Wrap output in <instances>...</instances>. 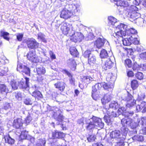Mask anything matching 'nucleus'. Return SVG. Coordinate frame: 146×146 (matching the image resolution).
<instances>
[{"mask_svg":"<svg viewBox=\"0 0 146 146\" xmlns=\"http://www.w3.org/2000/svg\"><path fill=\"white\" fill-rule=\"evenodd\" d=\"M92 54L91 51L89 50H86L83 54L82 55L85 58H88Z\"/></svg>","mask_w":146,"mask_h":146,"instance_id":"a19ab883","label":"nucleus"},{"mask_svg":"<svg viewBox=\"0 0 146 146\" xmlns=\"http://www.w3.org/2000/svg\"><path fill=\"white\" fill-rule=\"evenodd\" d=\"M32 96L38 100H40L43 98V96L41 92L38 90H35L33 91L32 93Z\"/></svg>","mask_w":146,"mask_h":146,"instance_id":"aec40b11","label":"nucleus"},{"mask_svg":"<svg viewBox=\"0 0 146 146\" xmlns=\"http://www.w3.org/2000/svg\"><path fill=\"white\" fill-rule=\"evenodd\" d=\"M65 133L57 130H54L52 133V139H62L65 137Z\"/></svg>","mask_w":146,"mask_h":146,"instance_id":"0eeeda50","label":"nucleus"},{"mask_svg":"<svg viewBox=\"0 0 146 146\" xmlns=\"http://www.w3.org/2000/svg\"><path fill=\"white\" fill-rule=\"evenodd\" d=\"M49 54L52 60L55 59L56 58L55 55L52 51L50 50L49 52Z\"/></svg>","mask_w":146,"mask_h":146,"instance_id":"bf43d9fd","label":"nucleus"},{"mask_svg":"<svg viewBox=\"0 0 146 146\" xmlns=\"http://www.w3.org/2000/svg\"><path fill=\"white\" fill-rule=\"evenodd\" d=\"M62 72L65 73L70 78L69 79V83L70 84L75 85V79L73 77L72 75L68 70L66 69H63Z\"/></svg>","mask_w":146,"mask_h":146,"instance_id":"dca6fc26","label":"nucleus"},{"mask_svg":"<svg viewBox=\"0 0 146 146\" xmlns=\"http://www.w3.org/2000/svg\"><path fill=\"white\" fill-rule=\"evenodd\" d=\"M19 137L21 140L26 139L27 137V134L25 132H22Z\"/></svg>","mask_w":146,"mask_h":146,"instance_id":"3c124183","label":"nucleus"},{"mask_svg":"<svg viewBox=\"0 0 146 146\" xmlns=\"http://www.w3.org/2000/svg\"><path fill=\"white\" fill-rule=\"evenodd\" d=\"M70 52L71 54L74 57H77L79 55V53L76 48L72 47L70 48Z\"/></svg>","mask_w":146,"mask_h":146,"instance_id":"7c9ffc66","label":"nucleus"},{"mask_svg":"<svg viewBox=\"0 0 146 146\" xmlns=\"http://www.w3.org/2000/svg\"><path fill=\"white\" fill-rule=\"evenodd\" d=\"M133 119L130 118L125 117L121 120V123L123 127H126L127 126L131 127L133 123Z\"/></svg>","mask_w":146,"mask_h":146,"instance_id":"f8f14e48","label":"nucleus"},{"mask_svg":"<svg viewBox=\"0 0 146 146\" xmlns=\"http://www.w3.org/2000/svg\"><path fill=\"white\" fill-rule=\"evenodd\" d=\"M24 103L27 105H31L32 104V101L30 98H27L25 99Z\"/></svg>","mask_w":146,"mask_h":146,"instance_id":"6e6d98bb","label":"nucleus"},{"mask_svg":"<svg viewBox=\"0 0 146 146\" xmlns=\"http://www.w3.org/2000/svg\"><path fill=\"white\" fill-rule=\"evenodd\" d=\"M125 25L122 23H120L119 25H117V28L119 29V31H124L123 30H125Z\"/></svg>","mask_w":146,"mask_h":146,"instance_id":"603ef678","label":"nucleus"},{"mask_svg":"<svg viewBox=\"0 0 146 146\" xmlns=\"http://www.w3.org/2000/svg\"><path fill=\"white\" fill-rule=\"evenodd\" d=\"M141 123L143 125H146V117H143L141 118Z\"/></svg>","mask_w":146,"mask_h":146,"instance_id":"338daca9","label":"nucleus"},{"mask_svg":"<svg viewBox=\"0 0 146 146\" xmlns=\"http://www.w3.org/2000/svg\"><path fill=\"white\" fill-rule=\"evenodd\" d=\"M128 39H131V38L130 37H127V38L123 39L122 38L121 39V40H119V42L122 41L123 42V44L125 46H128L131 44V42Z\"/></svg>","mask_w":146,"mask_h":146,"instance_id":"2f4dec72","label":"nucleus"},{"mask_svg":"<svg viewBox=\"0 0 146 146\" xmlns=\"http://www.w3.org/2000/svg\"><path fill=\"white\" fill-rule=\"evenodd\" d=\"M114 64V63L110 59L108 58L106 61L103 67V68L105 70H108L111 68L113 66Z\"/></svg>","mask_w":146,"mask_h":146,"instance_id":"a211bd4d","label":"nucleus"},{"mask_svg":"<svg viewBox=\"0 0 146 146\" xmlns=\"http://www.w3.org/2000/svg\"><path fill=\"white\" fill-rule=\"evenodd\" d=\"M96 139V136L94 134L89 135L87 138V140L88 142H92L95 141Z\"/></svg>","mask_w":146,"mask_h":146,"instance_id":"e433bc0d","label":"nucleus"},{"mask_svg":"<svg viewBox=\"0 0 146 146\" xmlns=\"http://www.w3.org/2000/svg\"><path fill=\"white\" fill-rule=\"evenodd\" d=\"M127 36H128L130 38H134L133 37L135 35L137 34V31L134 29L131 28L128 30L127 32Z\"/></svg>","mask_w":146,"mask_h":146,"instance_id":"cd10ccee","label":"nucleus"},{"mask_svg":"<svg viewBox=\"0 0 146 146\" xmlns=\"http://www.w3.org/2000/svg\"><path fill=\"white\" fill-rule=\"evenodd\" d=\"M4 139L6 143L10 145H12L14 143L15 140L12 138L9 135L5 136L4 137Z\"/></svg>","mask_w":146,"mask_h":146,"instance_id":"c85d7f7f","label":"nucleus"},{"mask_svg":"<svg viewBox=\"0 0 146 146\" xmlns=\"http://www.w3.org/2000/svg\"><path fill=\"white\" fill-rule=\"evenodd\" d=\"M9 35V33L7 32L2 30H1L0 31V36L7 41H9L10 39Z\"/></svg>","mask_w":146,"mask_h":146,"instance_id":"393cba45","label":"nucleus"},{"mask_svg":"<svg viewBox=\"0 0 146 146\" xmlns=\"http://www.w3.org/2000/svg\"><path fill=\"white\" fill-rule=\"evenodd\" d=\"M37 39H40L44 43H46L47 42L46 40L44 38V35L42 33L38 35Z\"/></svg>","mask_w":146,"mask_h":146,"instance_id":"de8ad7c7","label":"nucleus"},{"mask_svg":"<svg viewBox=\"0 0 146 146\" xmlns=\"http://www.w3.org/2000/svg\"><path fill=\"white\" fill-rule=\"evenodd\" d=\"M26 56L27 60L32 63H37L39 62V59L35 50H30L27 53Z\"/></svg>","mask_w":146,"mask_h":146,"instance_id":"20e7f679","label":"nucleus"},{"mask_svg":"<svg viewBox=\"0 0 146 146\" xmlns=\"http://www.w3.org/2000/svg\"><path fill=\"white\" fill-rule=\"evenodd\" d=\"M23 33H18L16 35L17 39L19 41H21L23 39Z\"/></svg>","mask_w":146,"mask_h":146,"instance_id":"864d4df0","label":"nucleus"},{"mask_svg":"<svg viewBox=\"0 0 146 146\" xmlns=\"http://www.w3.org/2000/svg\"><path fill=\"white\" fill-rule=\"evenodd\" d=\"M16 99L20 100H22V96L21 93L20 92H15L14 93Z\"/></svg>","mask_w":146,"mask_h":146,"instance_id":"49530a36","label":"nucleus"},{"mask_svg":"<svg viewBox=\"0 0 146 146\" xmlns=\"http://www.w3.org/2000/svg\"><path fill=\"white\" fill-rule=\"evenodd\" d=\"M32 120V118L30 116H27L25 118V123L27 125H28L31 122Z\"/></svg>","mask_w":146,"mask_h":146,"instance_id":"680f3d73","label":"nucleus"},{"mask_svg":"<svg viewBox=\"0 0 146 146\" xmlns=\"http://www.w3.org/2000/svg\"><path fill=\"white\" fill-rule=\"evenodd\" d=\"M110 108H113L116 110L119 107V105L117 102L116 101H113L109 105Z\"/></svg>","mask_w":146,"mask_h":146,"instance_id":"473e14b6","label":"nucleus"},{"mask_svg":"<svg viewBox=\"0 0 146 146\" xmlns=\"http://www.w3.org/2000/svg\"><path fill=\"white\" fill-rule=\"evenodd\" d=\"M103 97L107 100L108 103L111 100V97L110 95L106 94H105Z\"/></svg>","mask_w":146,"mask_h":146,"instance_id":"13d9d810","label":"nucleus"},{"mask_svg":"<svg viewBox=\"0 0 146 146\" xmlns=\"http://www.w3.org/2000/svg\"><path fill=\"white\" fill-rule=\"evenodd\" d=\"M120 134V132L118 130H115L113 131L110 135L111 137L112 138H117L119 137Z\"/></svg>","mask_w":146,"mask_h":146,"instance_id":"72a5a7b5","label":"nucleus"},{"mask_svg":"<svg viewBox=\"0 0 146 146\" xmlns=\"http://www.w3.org/2000/svg\"><path fill=\"white\" fill-rule=\"evenodd\" d=\"M25 80H22L18 83V85L20 88L22 89H26L29 87V78L25 77Z\"/></svg>","mask_w":146,"mask_h":146,"instance_id":"4468645a","label":"nucleus"},{"mask_svg":"<svg viewBox=\"0 0 146 146\" xmlns=\"http://www.w3.org/2000/svg\"><path fill=\"white\" fill-rule=\"evenodd\" d=\"M9 92L7 86L4 84H0V94H7Z\"/></svg>","mask_w":146,"mask_h":146,"instance_id":"4be33fe9","label":"nucleus"},{"mask_svg":"<svg viewBox=\"0 0 146 146\" xmlns=\"http://www.w3.org/2000/svg\"><path fill=\"white\" fill-rule=\"evenodd\" d=\"M23 73L27 75L30 76V68L26 66L24 69Z\"/></svg>","mask_w":146,"mask_h":146,"instance_id":"5fc2aeb1","label":"nucleus"},{"mask_svg":"<svg viewBox=\"0 0 146 146\" xmlns=\"http://www.w3.org/2000/svg\"><path fill=\"white\" fill-rule=\"evenodd\" d=\"M67 64L70 67L71 70L75 71L76 69V63L74 59H69L68 60Z\"/></svg>","mask_w":146,"mask_h":146,"instance_id":"412c9836","label":"nucleus"},{"mask_svg":"<svg viewBox=\"0 0 146 146\" xmlns=\"http://www.w3.org/2000/svg\"><path fill=\"white\" fill-rule=\"evenodd\" d=\"M134 114V112L133 111L130 112H126L123 114L124 117H126L128 118L130 116H132Z\"/></svg>","mask_w":146,"mask_h":146,"instance_id":"052dcab7","label":"nucleus"},{"mask_svg":"<svg viewBox=\"0 0 146 146\" xmlns=\"http://www.w3.org/2000/svg\"><path fill=\"white\" fill-rule=\"evenodd\" d=\"M23 120L20 118H18L14 120L12 123L13 127L16 129H19L23 127Z\"/></svg>","mask_w":146,"mask_h":146,"instance_id":"1a4fd4ad","label":"nucleus"},{"mask_svg":"<svg viewBox=\"0 0 146 146\" xmlns=\"http://www.w3.org/2000/svg\"><path fill=\"white\" fill-rule=\"evenodd\" d=\"M127 75L128 77H133L134 76V73L133 71L129 70L127 72Z\"/></svg>","mask_w":146,"mask_h":146,"instance_id":"0e129e2a","label":"nucleus"},{"mask_svg":"<svg viewBox=\"0 0 146 146\" xmlns=\"http://www.w3.org/2000/svg\"><path fill=\"white\" fill-rule=\"evenodd\" d=\"M100 56L102 58H107L108 57L107 51L104 49H102L101 51Z\"/></svg>","mask_w":146,"mask_h":146,"instance_id":"4c0bfd02","label":"nucleus"},{"mask_svg":"<svg viewBox=\"0 0 146 146\" xmlns=\"http://www.w3.org/2000/svg\"><path fill=\"white\" fill-rule=\"evenodd\" d=\"M11 108L10 104L8 102H5L3 104V109L7 110Z\"/></svg>","mask_w":146,"mask_h":146,"instance_id":"4d7b16f0","label":"nucleus"},{"mask_svg":"<svg viewBox=\"0 0 146 146\" xmlns=\"http://www.w3.org/2000/svg\"><path fill=\"white\" fill-rule=\"evenodd\" d=\"M64 116L61 113H60L57 116L56 118V119L58 123H62L64 121Z\"/></svg>","mask_w":146,"mask_h":146,"instance_id":"79ce46f5","label":"nucleus"},{"mask_svg":"<svg viewBox=\"0 0 146 146\" xmlns=\"http://www.w3.org/2000/svg\"><path fill=\"white\" fill-rule=\"evenodd\" d=\"M97 60L96 56L94 55H92L88 59V63L91 66H93L96 64Z\"/></svg>","mask_w":146,"mask_h":146,"instance_id":"b1692460","label":"nucleus"},{"mask_svg":"<svg viewBox=\"0 0 146 146\" xmlns=\"http://www.w3.org/2000/svg\"><path fill=\"white\" fill-rule=\"evenodd\" d=\"M144 64L139 65L136 62H134L132 67L133 71H138L145 70V68L143 67L144 66Z\"/></svg>","mask_w":146,"mask_h":146,"instance_id":"5701e85b","label":"nucleus"},{"mask_svg":"<svg viewBox=\"0 0 146 146\" xmlns=\"http://www.w3.org/2000/svg\"><path fill=\"white\" fill-rule=\"evenodd\" d=\"M70 37V40L72 41L76 42H80L84 38L83 35L79 32L75 33L74 30V33Z\"/></svg>","mask_w":146,"mask_h":146,"instance_id":"6e6552de","label":"nucleus"},{"mask_svg":"<svg viewBox=\"0 0 146 146\" xmlns=\"http://www.w3.org/2000/svg\"><path fill=\"white\" fill-rule=\"evenodd\" d=\"M60 25V29L63 35L69 36L74 34V30L72 24L64 21L61 23Z\"/></svg>","mask_w":146,"mask_h":146,"instance_id":"f03ea898","label":"nucleus"},{"mask_svg":"<svg viewBox=\"0 0 146 146\" xmlns=\"http://www.w3.org/2000/svg\"><path fill=\"white\" fill-rule=\"evenodd\" d=\"M55 88L61 92L64 91L66 86L65 83L62 81H58L54 84Z\"/></svg>","mask_w":146,"mask_h":146,"instance_id":"ddd939ff","label":"nucleus"},{"mask_svg":"<svg viewBox=\"0 0 146 146\" xmlns=\"http://www.w3.org/2000/svg\"><path fill=\"white\" fill-rule=\"evenodd\" d=\"M136 104V100H135L130 101L127 102L126 104V108H130L135 106Z\"/></svg>","mask_w":146,"mask_h":146,"instance_id":"f704fd0d","label":"nucleus"},{"mask_svg":"<svg viewBox=\"0 0 146 146\" xmlns=\"http://www.w3.org/2000/svg\"><path fill=\"white\" fill-rule=\"evenodd\" d=\"M134 100L135 99L133 98V96L129 92H127V96L124 99V100L127 102Z\"/></svg>","mask_w":146,"mask_h":146,"instance_id":"58836bf2","label":"nucleus"},{"mask_svg":"<svg viewBox=\"0 0 146 146\" xmlns=\"http://www.w3.org/2000/svg\"><path fill=\"white\" fill-rule=\"evenodd\" d=\"M116 5L117 6L122 7H128L129 6V4L127 1H122L120 0L119 1L116 2Z\"/></svg>","mask_w":146,"mask_h":146,"instance_id":"c756f323","label":"nucleus"},{"mask_svg":"<svg viewBox=\"0 0 146 146\" xmlns=\"http://www.w3.org/2000/svg\"><path fill=\"white\" fill-rule=\"evenodd\" d=\"M11 84L12 88L14 89H17L19 86L17 82L14 80H13L11 82Z\"/></svg>","mask_w":146,"mask_h":146,"instance_id":"8fccbe9b","label":"nucleus"},{"mask_svg":"<svg viewBox=\"0 0 146 146\" xmlns=\"http://www.w3.org/2000/svg\"><path fill=\"white\" fill-rule=\"evenodd\" d=\"M108 78H106V80L108 83L112 84H111L106 83L105 82H101L100 83H98L96 84L95 85H97V88L98 89H100L102 87L104 89L107 91H109L112 89V86H113V84H114V80H109Z\"/></svg>","mask_w":146,"mask_h":146,"instance_id":"7ed1b4c3","label":"nucleus"},{"mask_svg":"<svg viewBox=\"0 0 146 146\" xmlns=\"http://www.w3.org/2000/svg\"><path fill=\"white\" fill-rule=\"evenodd\" d=\"M132 9L134 10H132L130 16V18L132 19L131 21H134L140 17V14L137 12L138 9L135 6H133Z\"/></svg>","mask_w":146,"mask_h":146,"instance_id":"9d476101","label":"nucleus"},{"mask_svg":"<svg viewBox=\"0 0 146 146\" xmlns=\"http://www.w3.org/2000/svg\"><path fill=\"white\" fill-rule=\"evenodd\" d=\"M36 69V74H35L34 77L37 81L41 82L43 80V75H44L46 72L45 69L42 67L37 68Z\"/></svg>","mask_w":146,"mask_h":146,"instance_id":"39448f33","label":"nucleus"},{"mask_svg":"<svg viewBox=\"0 0 146 146\" xmlns=\"http://www.w3.org/2000/svg\"><path fill=\"white\" fill-rule=\"evenodd\" d=\"M105 40H106L104 38H98L94 42V46L96 48L100 49L104 45Z\"/></svg>","mask_w":146,"mask_h":146,"instance_id":"9b49d317","label":"nucleus"},{"mask_svg":"<svg viewBox=\"0 0 146 146\" xmlns=\"http://www.w3.org/2000/svg\"><path fill=\"white\" fill-rule=\"evenodd\" d=\"M92 146H103V145L101 143L99 142L93 144Z\"/></svg>","mask_w":146,"mask_h":146,"instance_id":"774afa93","label":"nucleus"},{"mask_svg":"<svg viewBox=\"0 0 146 146\" xmlns=\"http://www.w3.org/2000/svg\"><path fill=\"white\" fill-rule=\"evenodd\" d=\"M90 119L92 120V121L89 119L86 122V127L87 130L90 131L96 128L97 126L96 124H97L98 127L101 129L103 127L104 124L101 119L93 115Z\"/></svg>","mask_w":146,"mask_h":146,"instance_id":"f257e3e1","label":"nucleus"},{"mask_svg":"<svg viewBox=\"0 0 146 146\" xmlns=\"http://www.w3.org/2000/svg\"><path fill=\"white\" fill-rule=\"evenodd\" d=\"M101 102L103 105H105L106 104L108 103L106 100L103 97L101 99Z\"/></svg>","mask_w":146,"mask_h":146,"instance_id":"69168bd1","label":"nucleus"},{"mask_svg":"<svg viewBox=\"0 0 146 146\" xmlns=\"http://www.w3.org/2000/svg\"><path fill=\"white\" fill-rule=\"evenodd\" d=\"M26 66L23 65L22 64H19L17 65V70L20 72L23 73L24 69Z\"/></svg>","mask_w":146,"mask_h":146,"instance_id":"c03bdc74","label":"nucleus"},{"mask_svg":"<svg viewBox=\"0 0 146 146\" xmlns=\"http://www.w3.org/2000/svg\"><path fill=\"white\" fill-rule=\"evenodd\" d=\"M95 85L92 86V96L94 100H97L100 98V94H98L97 90L95 87Z\"/></svg>","mask_w":146,"mask_h":146,"instance_id":"2eb2a0df","label":"nucleus"},{"mask_svg":"<svg viewBox=\"0 0 146 146\" xmlns=\"http://www.w3.org/2000/svg\"><path fill=\"white\" fill-rule=\"evenodd\" d=\"M28 47L31 49L38 48L39 46V43L33 38H29L26 42Z\"/></svg>","mask_w":146,"mask_h":146,"instance_id":"423d86ee","label":"nucleus"},{"mask_svg":"<svg viewBox=\"0 0 146 146\" xmlns=\"http://www.w3.org/2000/svg\"><path fill=\"white\" fill-rule=\"evenodd\" d=\"M113 36L114 37L117 39L118 42H119L120 38H123V37L125 36L126 35V32L125 31H118L116 32H115L114 34H113Z\"/></svg>","mask_w":146,"mask_h":146,"instance_id":"6ab92c4d","label":"nucleus"},{"mask_svg":"<svg viewBox=\"0 0 146 146\" xmlns=\"http://www.w3.org/2000/svg\"><path fill=\"white\" fill-rule=\"evenodd\" d=\"M46 142V140L44 138H43L39 139L38 141L37 142L40 143L42 146H45Z\"/></svg>","mask_w":146,"mask_h":146,"instance_id":"e2e57ef3","label":"nucleus"},{"mask_svg":"<svg viewBox=\"0 0 146 146\" xmlns=\"http://www.w3.org/2000/svg\"><path fill=\"white\" fill-rule=\"evenodd\" d=\"M135 77L138 80H141L143 79L144 75L142 73L138 72L135 74Z\"/></svg>","mask_w":146,"mask_h":146,"instance_id":"37998d69","label":"nucleus"},{"mask_svg":"<svg viewBox=\"0 0 146 146\" xmlns=\"http://www.w3.org/2000/svg\"><path fill=\"white\" fill-rule=\"evenodd\" d=\"M123 48L124 50L127 52V55H131L133 53V49L131 48H128L126 47H123Z\"/></svg>","mask_w":146,"mask_h":146,"instance_id":"09e8293b","label":"nucleus"},{"mask_svg":"<svg viewBox=\"0 0 146 146\" xmlns=\"http://www.w3.org/2000/svg\"><path fill=\"white\" fill-rule=\"evenodd\" d=\"M108 19L109 21V23L112 25H114L115 23L117 22V19L114 17L112 16L108 17Z\"/></svg>","mask_w":146,"mask_h":146,"instance_id":"a18cd8bd","label":"nucleus"},{"mask_svg":"<svg viewBox=\"0 0 146 146\" xmlns=\"http://www.w3.org/2000/svg\"><path fill=\"white\" fill-rule=\"evenodd\" d=\"M81 79L82 83L86 84L90 83L91 81H92L93 80L92 78L88 76H83Z\"/></svg>","mask_w":146,"mask_h":146,"instance_id":"bb28decb","label":"nucleus"},{"mask_svg":"<svg viewBox=\"0 0 146 146\" xmlns=\"http://www.w3.org/2000/svg\"><path fill=\"white\" fill-rule=\"evenodd\" d=\"M133 139L139 142H142L144 141L143 137L142 135H135L132 137Z\"/></svg>","mask_w":146,"mask_h":146,"instance_id":"ea45409f","label":"nucleus"},{"mask_svg":"<svg viewBox=\"0 0 146 146\" xmlns=\"http://www.w3.org/2000/svg\"><path fill=\"white\" fill-rule=\"evenodd\" d=\"M124 64L126 67L128 68H131L133 66L131 60L129 58H127L125 60Z\"/></svg>","mask_w":146,"mask_h":146,"instance_id":"c9c22d12","label":"nucleus"},{"mask_svg":"<svg viewBox=\"0 0 146 146\" xmlns=\"http://www.w3.org/2000/svg\"><path fill=\"white\" fill-rule=\"evenodd\" d=\"M139 86V83L137 80L134 79L131 81V86L133 90L137 89Z\"/></svg>","mask_w":146,"mask_h":146,"instance_id":"a878e982","label":"nucleus"},{"mask_svg":"<svg viewBox=\"0 0 146 146\" xmlns=\"http://www.w3.org/2000/svg\"><path fill=\"white\" fill-rule=\"evenodd\" d=\"M71 15L72 13L70 11L63 9L60 14V17L65 19H67L71 17Z\"/></svg>","mask_w":146,"mask_h":146,"instance_id":"f3484780","label":"nucleus"}]
</instances>
